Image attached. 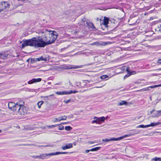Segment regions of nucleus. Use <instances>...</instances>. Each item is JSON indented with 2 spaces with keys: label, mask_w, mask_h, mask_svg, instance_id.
<instances>
[{
  "label": "nucleus",
  "mask_w": 161,
  "mask_h": 161,
  "mask_svg": "<svg viewBox=\"0 0 161 161\" xmlns=\"http://www.w3.org/2000/svg\"><path fill=\"white\" fill-rule=\"evenodd\" d=\"M23 43L22 44V48L26 46H34L35 47H43L47 44H50V41L48 43L43 40L42 38L33 37L32 39L23 40Z\"/></svg>",
  "instance_id": "f257e3e1"
},
{
  "label": "nucleus",
  "mask_w": 161,
  "mask_h": 161,
  "mask_svg": "<svg viewBox=\"0 0 161 161\" xmlns=\"http://www.w3.org/2000/svg\"><path fill=\"white\" fill-rule=\"evenodd\" d=\"M19 107L17 108L19 114L21 115H24L27 113V108L23 105L19 104Z\"/></svg>",
  "instance_id": "f03ea898"
},
{
  "label": "nucleus",
  "mask_w": 161,
  "mask_h": 161,
  "mask_svg": "<svg viewBox=\"0 0 161 161\" xmlns=\"http://www.w3.org/2000/svg\"><path fill=\"white\" fill-rule=\"evenodd\" d=\"M19 104L18 103L16 104L13 102H9L8 103V108L11 110L15 111L19 107Z\"/></svg>",
  "instance_id": "7ed1b4c3"
},
{
  "label": "nucleus",
  "mask_w": 161,
  "mask_h": 161,
  "mask_svg": "<svg viewBox=\"0 0 161 161\" xmlns=\"http://www.w3.org/2000/svg\"><path fill=\"white\" fill-rule=\"evenodd\" d=\"M10 5L7 2L3 1L0 3V11L9 8Z\"/></svg>",
  "instance_id": "20e7f679"
},
{
  "label": "nucleus",
  "mask_w": 161,
  "mask_h": 161,
  "mask_svg": "<svg viewBox=\"0 0 161 161\" xmlns=\"http://www.w3.org/2000/svg\"><path fill=\"white\" fill-rule=\"evenodd\" d=\"M161 124V122H157L156 123H153L151 124L150 125H139L137 127V128H145L148 127L150 126H153L156 125H157L159 124Z\"/></svg>",
  "instance_id": "39448f33"
},
{
  "label": "nucleus",
  "mask_w": 161,
  "mask_h": 161,
  "mask_svg": "<svg viewBox=\"0 0 161 161\" xmlns=\"http://www.w3.org/2000/svg\"><path fill=\"white\" fill-rule=\"evenodd\" d=\"M111 44V42H96L92 44V45H96L97 46H105L106 45H109Z\"/></svg>",
  "instance_id": "423d86ee"
},
{
  "label": "nucleus",
  "mask_w": 161,
  "mask_h": 161,
  "mask_svg": "<svg viewBox=\"0 0 161 161\" xmlns=\"http://www.w3.org/2000/svg\"><path fill=\"white\" fill-rule=\"evenodd\" d=\"M51 38H52V39L51 41V44L53 43L57 38L58 36V33L55 31H52L51 30Z\"/></svg>",
  "instance_id": "0eeeda50"
},
{
  "label": "nucleus",
  "mask_w": 161,
  "mask_h": 161,
  "mask_svg": "<svg viewBox=\"0 0 161 161\" xmlns=\"http://www.w3.org/2000/svg\"><path fill=\"white\" fill-rule=\"evenodd\" d=\"M41 79L40 78L37 79L34 78L28 81V83L29 84H31L34 83L40 82L41 81Z\"/></svg>",
  "instance_id": "6e6552de"
},
{
  "label": "nucleus",
  "mask_w": 161,
  "mask_h": 161,
  "mask_svg": "<svg viewBox=\"0 0 161 161\" xmlns=\"http://www.w3.org/2000/svg\"><path fill=\"white\" fill-rule=\"evenodd\" d=\"M73 147V145L72 143H69L66 144L64 146H62L61 149L63 150L71 148Z\"/></svg>",
  "instance_id": "1a4fd4ad"
},
{
  "label": "nucleus",
  "mask_w": 161,
  "mask_h": 161,
  "mask_svg": "<svg viewBox=\"0 0 161 161\" xmlns=\"http://www.w3.org/2000/svg\"><path fill=\"white\" fill-rule=\"evenodd\" d=\"M108 21L109 19L107 17H105L104 18L103 24L105 26V27H107L108 26Z\"/></svg>",
  "instance_id": "9d476101"
},
{
  "label": "nucleus",
  "mask_w": 161,
  "mask_h": 161,
  "mask_svg": "<svg viewBox=\"0 0 161 161\" xmlns=\"http://www.w3.org/2000/svg\"><path fill=\"white\" fill-rule=\"evenodd\" d=\"M158 112V111H155L154 109H153L152 111L150 112V113L151 114H153L152 116L153 117H159V114Z\"/></svg>",
  "instance_id": "9b49d317"
},
{
  "label": "nucleus",
  "mask_w": 161,
  "mask_h": 161,
  "mask_svg": "<svg viewBox=\"0 0 161 161\" xmlns=\"http://www.w3.org/2000/svg\"><path fill=\"white\" fill-rule=\"evenodd\" d=\"M130 69L129 67H127L126 69V71L127 72L128 74H129V75H134L136 73V72L135 71H132L130 72Z\"/></svg>",
  "instance_id": "f8f14e48"
},
{
  "label": "nucleus",
  "mask_w": 161,
  "mask_h": 161,
  "mask_svg": "<svg viewBox=\"0 0 161 161\" xmlns=\"http://www.w3.org/2000/svg\"><path fill=\"white\" fill-rule=\"evenodd\" d=\"M86 23L87 25L89 27V28H91L92 29H95V26H94L92 22H86Z\"/></svg>",
  "instance_id": "ddd939ff"
},
{
  "label": "nucleus",
  "mask_w": 161,
  "mask_h": 161,
  "mask_svg": "<svg viewBox=\"0 0 161 161\" xmlns=\"http://www.w3.org/2000/svg\"><path fill=\"white\" fill-rule=\"evenodd\" d=\"M68 153V152H56L54 153H51V156L57 155L60 154H65Z\"/></svg>",
  "instance_id": "4468645a"
},
{
  "label": "nucleus",
  "mask_w": 161,
  "mask_h": 161,
  "mask_svg": "<svg viewBox=\"0 0 161 161\" xmlns=\"http://www.w3.org/2000/svg\"><path fill=\"white\" fill-rule=\"evenodd\" d=\"M116 141V139L115 138H111L110 139H108L107 138H105L104 139H103L102 140V141L103 142H108V141Z\"/></svg>",
  "instance_id": "2eb2a0df"
},
{
  "label": "nucleus",
  "mask_w": 161,
  "mask_h": 161,
  "mask_svg": "<svg viewBox=\"0 0 161 161\" xmlns=\"http://www.w3.org/2000/svg\"><path fill=\"white\" fill-rule=\"evenodd\" d=\"M39 155L40 158L43 159H44L46 156L48 155H50V153L42 154Z\"/></svg>",
  "instance_id": "dca6fc26"
},
{
  "label": "nucleus",
  "mask_w": 161,
  "mask_h": 161,
  "mask_svg": "<svg viewBox=\"0 0 161 161\" xmlns=\"http://www.w3.org/2000/svg\"><path fill=\"white\" fill-rule=\"evenodd\" d=\"M94 120H92L91 122L92 124L96 123L97 124H99V120H98V118L97 117H94Z\"/></svg>",
  "instance_id": "f3484780"
},
{
  "label": "nucleus",
  "mask_w": 161,
  "mask_h": 161,
  "mask_svg": "<svg viewBox=\"0 0 161 161\" xmlns=\"http://www.w3.org/2000/svg\"><path fill=\"white\" fill-rule=\"evenodd\" d=\"M56 94L58 95H67V92H56Z\"/></svg>",
  "instance_id": "a211bd4d"
},
{
  "label": "nucleus",
  "mask_w": 161,
  "mask_h": 161,
  "mask_svg": "<svg viewBox=\"0 0 161 161\" xmlns=\"http://www.w3.org/2000/svg\"><path fill=\"white\" fill-rule=\"evenodd\" d=\"M128 104V103L126 101H122L119 103L118 105L119 106H121L123 105H127Z\"/></svg>",
  "instance_id": "6ab92c4d"
},
{
  "label": "nucleus",
  "mask_w": 161,
  "mask_h": 161,
  "mask_svg": "<svg viewBox=\"0 0 161 161\" xmlns=\"http://www.w3.org/2000/svg\"><path fill=\"white\" fill-rule=\"evenodd\" d=\"M128 135H124L123 136L116 138V141H119V140H121L125 137H128Z\"/></svg>",
  "instance_id": "aec40b11"
},
{
  "label": "nucleus",
  "mask_w": 161,
  "mask_h": 161,
  "mask_svg": "<svg viewBox=\"0 0 161 161\" xmlns=\"http://www.w3.org/2000/svg\"><path fill=\"white\" fill-rule=\"evenodd\" d=\"M78 92L77 91L70 90L69 91L67 92V94H70L71 93H75Z\"/></svg>",
  "instance_id": "412c9836"
},
{
  "label": "nucleus",
  "mask_w": 161,
  "mask_h": 161,
  "mask_svg": "<svg viewBox=\"0 0 161 161\" xmlns=\"http://www.w3.org/2000/svg\"><path fill=\"white\" fill-rule=\"evenodd\" d=\"M39 58L40 59V61L44 60L45 61H47L48 60H49L48 58H43L42 56H41V57Z\"/></svg>",
  "instance_id": "4be33fe9"
},
{
  "label": "nucleus",
  "mask_w": 161,
  "mask_h": 161,
  "mask_svg": "<svg viewBox=\"0 0 161 161\" xmlns=\"http://www.w3.org/2000/svg\"><path fill=\"white\" fill-rule=\"evenodd\" d=\"M39 58L40 59V61L44 60L45 61H47L48 60H49L48 58H43L42 56H41V57Z\"/></svg>",
  "instance_id": "5701e85b"
},
{
  "label": "nucleus",
  "mask_w": 161,
  "mask_h": 161,
  "mask_svg": "<svg viewBox=\"0 0 161 161\" xmlns=\"http://www.w3.org/2000/svg\"><path fill=\"white\" fill-rule=\"evenodd\" d=\"M76 83L77 86L79 87H84V86L81 85L82 83L80 82H76Z\"/></svg>",
  "instance_id": "b1692460"
},
{
  "label": "nucleus",
  "mask_w": 161,
  "mask_h": 161,
  "mask_svg": "<svg viewBox=\"0 0 161 161\" xmlns=\"http://www.w3.org/2000/svg\"><path fill=\"white\" fill-rule=\"evenodd\" d=\"M67 118V116L65 115H64L62 116H61L59 117V120H60V121L62 120H65Z\"/></svg>",
  "instance_id": "393cba45"
},
{
  "label": "nucleus",
  "mask_w": 161,
  "mask_h": 161,
  "mask_svg": "<svg viewBox=\"0 0 161 161\" xmlns=\"http://www.w3.org/2000/svg\"><path fill=\"white\" fill-rule=\"evenodd\" d=\"M152 160L155 161H161V158L155 157V158H153Z\"/></svg>",
  "instance_id": "a878e982"
},
{
  "label": "nucleus",
  "mask_w": 161,
  "mask_h": 161,
  "mask_svg": "<svg viewBox=\"0 0 161 161\" xmlns=\"http://www.w3.org/2000/svg\"><path fill=\"white\" fill-rule=\"evenodd\" d=\"M6 58V57L5 55V54L0 53V58L4 59Z\"/></svg>",
  "instance_id": "bb28decb"
},
{
  "label": "nucleus",
  "mask_w": 161,
  "mask_h": 161,
  "mask_svg": "<svg viewBox=\"0 0 161 161\" xmlns=\"http://www.w3.org/2000/svg\"><path fill=\"white\" fill-rule=\"evenodd\" d=\"M150 88H151L150 87V86L147 87V88H144L143 89H141L140 90V91L143 92V91H148L150 90Z\"/></svg>",
  "instance_id": "cd10ccee"
},
{
  "label": "nucleus",
  "mask_w": 161,
  "mask_h": 161,
  "mask_svg": "<svg viewBox=\"0 0 161 161\" xmlns=\"http://www.w3.org/2000/svg\"><path fill=\"white\" fill-rule=\"evenodd\" d=\"M43 103V102L42 101H41L37 103V106L39 108H41V106L42 104Z\"/></svg>",
  "instance_id": "c85d7f7f"
},
{
  "label": "nucleus",
  "mask_w": 161,
  "mask_h": 161,
  "mask_svg": "<svg viewBox=\"0 0 161 161\" xmlns=\"http://www.w3.org/2000/svg\"><path fill=\"white\" fill-rule=\"evenodd\" d=\"M105 120V118L104 117H102L98 118V120H99V123L101 121H103Z\"/></svg>",
  "instance_id": "c756f323"
},
{
  "label": "nucleus",
  "mask_w": 161,
  "mask_h": 161,
  "mask_svg": "<svg viewBox=\"0 0 161 161\" xmlns=\"http://www.w3.org/2000/svg\"><path fill=\"white\" fill-rule=\"evenodd\" d=\"M65 129L66 130L69 131L71 130L72 128L70 126H65Z\"/></svg>",
  "instance_id": "7c9ffc66"
},
{
  "label": "nucleus",
  "mask_w": 161,
  "mask_h": 161,
  "mask_svg": "<svg viewBox=\"0 0 161 161\" xmlns=\"http://www.w3.org/2000/svg\"><path fill=\"white\" fill-rule=\"evenodd\" d=\"M159 86H161V84L158 85H155L154 86H150V87L151 88H153Z\"/></svg>",
  "instance_id": "2f4dec72"
},
{
  "label": "nucleus",
  "mask_w": 161,
  "mask_h": 161,
  "mask_svg": "<svg viewBox=\"0 0 161 161\" xmlns=\"http://www.w3.org/2000/svg\"><path fill=\"white\" fill-rule=\"evenodd\" d=\"M64 127L62 125H60L58 126V129L60 130H62L64 129Z\"/></svg>",
  "instance_id": "473e14b6"
},
{
  "label": "nucleus",
  "mask_w": 161,
  "mask_h": 161,
  "mask_svg": "<svg viewBox=\"0 0 161 161\" xmlns=\"http://www.w3.org/2000/svg\"><path fill=\"white\" fill-rule=\"evenodd\" d=\"M82 67V66H75L74 67H71L70 69H78V68H80Z\"/></svg>",
  "instance_id": "72a5a7b5"
},
{
  "label": "nucleus",
  "mask_w": 161,
  "mask_h": 161,
  "mask_svg": "<svg viewBox=\"0 0 161 161\" xmlns=\"http://www.w3.org/2000/svg\"><path fill=\"white\" fill-rule=\"evenodd\" d=\"M108 77V76L107 75H103L101 76V78L102 79H104Z\"/></svg>",
  "instance_id": "f704fd0d"
},
{
  "label": "nucleus",
  "mask_w": 161,
  "mask_h": 161,
  "mask_svg": "<svg viewBox=\"0 0 161 161\" xmlns=\"http://www.w3.org/2000/svg\"><path fill=\"white\" fill-rule=\"evenodd\" d=\"M101 148L100 147H97L93 148V151H95L99 150Z\"/></svg>",
  "instance_id": "c9c22d12"
},
{
  "label": "nucleus",
  "mask_w": 161,
  "mask_h": 161,
  "mask_svg": "<svg viewBox=\"0 0 161 161\" xmlns=\"http://www.w3.org/2000/svg\"><path fill=\"white\" fill-rule=\"evenodd\" d=\"M71 101V99H69V100H64V102L66 103H69V102H70Z\"/></svg>",
  "instance_id": "e433bc0d"
},
{
  "label": "nucleus",
  "mask_w": 161,
  "mask_h": 161,
  "mask_svg": "<svg viewBox=\"0 0 161 161\" xmlns=\"http://www.w3.org/2000/svg\"><path fill=\"white\" fill-rule=\"evenodd\" d=\"M35 62H36L35 58H33V59L31 58V63H33Z\"/></svg>",
  "instance_id": "4c0bfd02"
},
{
  "label": "nucleus",
  "mask_w": 161,
  "mask_h": 161,
  "mask_svg": "<svg viewBox=\"0 0 161 161\" xmlns=\"http://www.w3.org/2000/svg\"><path fill=\"white\" fill-rule=\"evenodd\" d=\"M33 158H40V155H36L32 157Z\"/></svg>",
  "instance_id": "58836bf2"
},
{
  "label": "nucleus",
  "mask_w": 161,
  "mask_h": 161,
  "mask_svg": "<svg viewBox=\"0 0 161 161\" xmlns=\"http://www.w3.org/2000/svg\"><path fill=\"white\" fill-rule=\"evenodd\" d=\"M37 146L38 147H47L49 146L48 145H45V146H43V145H38Z\"/></svg>",
  "instance_id": "ea45409f"
},
{
  "label": "nucleus",
  "mask_w": 161,
  "mask_h": 161,
  "mask_svg": "<svg viewBox=\"0 0 161 161\" xmlns=\"http://www.w3.org/2000/svg\"><path fill=\"white\" fill-rule=\"evenodd\" d=\"M55 119V120L54 121H60V120H59V117H58V118H56Z\"/></svg>",
  "instance_id": "a19ab883"
},
{
  "label": "nucleus",
  "mask_w": 161,
  "mask_h": 161,
  "mask_svg": "<svg viewBox=\"0 0 161 161\" xmlns=\"http://www.w3.org/2000/svg\"><path fill=\"white\" fill-rule=\"evenodd\" d=\"M55 67H57V66H51V70H53L54 69H56Z\"/></svg>",
  "instance_id": "79ce46f5"
},
{
  "label": "nucleus",
  "mask_w": 161,
  "mask_h": 161,
  "mask_svg": "<svg viewBox=\"0 0 161 161\" xmlns=\"http://www.w3.org/2000/svg\"><path fill=\"white\" fill-rule=\"evenodd\" d=\"M157 63L161 64V59H160L158 60Z\"/></svg>",
  "instance_id": "37998d69"
},
{
  "label": "nucleus",
  "mask_w": 161,
  "mask_h": 161,
  "mask_svg": "<svg viewBox=\"0 0 161 161\" xmlns=\"http://www.w3.org/2000/svg\"><path fill=\"white\" fill-rule=\"evenodd\" d=\"M159 114V116L161 115V110L158 111V112Z\"/></svg>",
  "instance_id": "c03bdc74"
},
{
  "label": "nucleus",
  "mask_w": 161,
  "mask_h": 161,
  "mask_svg": "<svg viewBox=\"0 0 161 161\" xmlns=\"http://www.w3.org/2000/svg\"><path fill=\"white\" fill-rule=\"evenodd\" d=\"M130 75H129V74H128V75H125L124 76V78H127L128 76H130Z\"/></svg>",
  "instance_id": "a18cd8bd"
},
{
  "label": "nucleus",
  "mask_w": 161,
  "mask_h": 161,
  "mask_svg": "<svg viewBox=\"0 0 161 161\" xmlns=\"http://www.w3.org/2000/svg\"><path fill=\"white\" fill-rule=\"evenodd\" d=\"M55 85H62V83L61 82H59L58 83L55 84Z\"/></svg>",
  "instance_id": "49530a36"
},
{
  "label": "nucleus",
  "mask_w": 161,
  "mask_h": 161,
  "mask_svg": "<svg viewBox=\"0 0 161 161\" xmlns=\"http://www.w3.org/2000/svg\"><path fill=\"white\" fill-rule=\"evenodd\" d=\"M58 125H51V128L52 127H56V126H58Z\"/></svg>",
  "instance_id": "de8ad7c7"
},
{
  "label": "nucleus",
  "mask_w": 161,
  "mask_h": 161,
  "mask_svg": "<svg viewBox=\"0 0 161 161\" xmlns=\"http://www.w3.org/2000/svg\"><path fill=\"white\" fill-rule=\"evenodd\" d=\"M35 59H36V62L37 61H40V59H39V58H35Z\"/></svg>",
  "instance_id": "09e8293b"
},
{
  "label": "nucleus",
  "mask_w": 161,
  "mask_h": 161,
  "mask_svg": "<svg viewBox=\"0 0 161 161\" xmlns=\"http://www.w3.org/2000/svg\"><path fill=\"white\" fill-rule=\"evenodd\" d=\"M88 143H90V144H92L94 143V142H93L92 141H90V142H88Z\"/></svg>",
  "instance_id": "8fccbe9b"
},
{
  "label": "nucleus",
  "mask_w": 161,
  "mask_h": 161,
  "mask_svg": "<svg viewBox=\"0 0 161 161\" xmlns=\"http://www.w3.org/2000/svg\"><path fill=\"white\" fill-rule=\"evenodd\" d=\"M69 85H70L71 86H73V85L72 84V83L71 82H70L69 81Z\"/></svg>",
  "instance_id": "3c124183"
},
{
  "label": "nucleus",
  "mask_w": 161,
  "mask_h": 161,
  "mask_svg": "<svg viewBox=\"0 0 161 161\" xmlns=\"http://www.w3.org/2000/svg\"><path fill=\"white\" fill-rule=\"evenodd\" d=\"M90 152L89 150H86L85 151V152L86 153H88Z\"/></svg>",
  "instance_id": "603ef678"
},
{
  "label": "nucleus",
  "mask_w": 161,
  "mask_h": 161,
  "mask_svg": "<svg viewBox=\"0 0 161 161\" xmlns=\"http://www.w3.org/2000/svg\"><path fill=\"white\" fill-rule=\"evenodd\" d=\"M25 146H31V145H34L33 144H25Z\"/></svg>",
  "instance_id": "864d4df0"
},
{
  "label": "nucleus",
  "mask_w": 161,
  "mask_h": 161,
  "mask_svg": "<svg viewBox=\"0 0 161 161\" xmlns=\"http://www.w3.org/2000/svg\"><path fill=\"white\" fill-rule=\"evenodd\" d=\"M86 80H83L82 81V83L85 84L86 83Z\"/></svg>",
  "instance_id": "5fc2aeb1"
},
{
  "label": "nucleus",
  "mask_w": 161,
  "mask_h": 161,
  "mask_svg": "<svg viewBox=\"0 0 161 161\" xmlns=\"http://www.w3.org/2000/svg\"><path fill=\"white\" fill-rule=\"evenodd\" d=\"M89 151H93V148H92V149H91L89 150Z\"/></svg>",
  "instance_id": "6e6d98bb"
},
{
  "label": "nucleus",
  "mask_w": 161,
  "mask_h": 161,
  "mask_svg": "<svg viewBox=\"0 0 161 161\" xmlns=\"http://www.w3.org/2000/svg\"><path fill=\"white\" fill-rule=\"evenodd\" d=\"M30 58H29L27 60H26V61L27 62H28V63L29 62V60H30Z\"/></svg>",
  "instance_id": "4d7b16f0"
},
{
  "label": "nucleus",
  "mask_w": 161,
  "mask_h": 161,
  "mask_svg": "<svg viewBox=\"0 0 161 161\" xmlns=\"http://www.w3.org/2000/svg\"><path fill=\"white\" fill-rule=\"evenodd\" d=\"M159 31L161 32V25H160V29H159Z\"/></svg>",
  "instance_id": "13d9d810"
},
{
  "label": "nucleus",
  "mask_w": 161,
  "mask_h": 161,
  "mask_svg": "<svg viewBox=\"0 0 161 161\" xmlns=\"http://www.w3.org/2000/svg\"><path fill=\"white\" fill-rule=\"evenodd\" d=\"M67 123L64 122V123H63L62 124H66Z\"/></svg>",
  "instance_id": "bf43d9fd"
},
{
  "label": "nucleus",
  "mask_w": 161,
  "mask_h": 161,
  "mask_svg": "<svg viewBox=\"0 0 161 161\" xmlns=\"http://www.w3.org/2000/svg\"><path fill=\"white\" fill-rule=\"evenodd\" d=\"M2 132V130H0V133Z\"/></svg>",
  "instance_id": "052dcab7"
},
{
  "label": "nucleus",
  "mask_w": 161,
  "mask_h": 161,
  "mask_svg": "<svg viewBox=\"0 0 161 161\" xmlns=\"http://www.w3.org/2000/svg\"><path fill=\"white\" fill-rule=\"evenodd\" d=\"M96 87V88H101V86H100V87Z\"/></svg>",
  "instance_id": "680f3d73"
},
{
  "label": "nucleus",
  "mask_w": 161,
  "mask_h": 161,
  "mask_svg": "<svg viewBox=\"0 0 161 161\" xmlns=\"http://www.w3.org/2000/svg\"><path fill=\"white\" fill-rule=\"evenodd\" d=\"M158 69L159 70H161V68H159V69Z\"/></svg>",
  "instance_id": "e2e57ef3"
},
{
  "label": "nucleus",
  "mask_w": 161,
  "mask_h": 161,
  "mask_svg": "<svg viewBox=\"0 0 161 161\" xmlns=\"http://www.w3.org/2000/svg\"><path fill=\"white\" fill-rule=\"evenodd\" d=\"M22 43V42L21 41H20V43Z\"/></svg>",
  "instance_id": "0e129e2a"
},
{
  "label": "nucleus",
  "mask_w": 161,
  "mask_h": 161,
  "mask_svg": "<svg viewBox=\"0 0 161 161\" xmlns=\"http://www.w3.org/2000/svg\"><path fill=\"white\" fill-rule=\"evenodd\" d=\"M146 136H149V135H148V134H147V135H146Z\"/></svg>",
  "instance_id": "69168bd1"
},
{
  "label": "nucleus",
  "mask_w": 161,
  "mask_h": 161,
  "mask_svg": "<svg viewBox=\"0 0 161 161\" xmlns=\"http://www.w3.org/2000/svg\"><path fill=\"white\" fill-rule=\"evenodd\" d=\"M19 56V55H18L17 56H17Z\"/></svg>",
  "instance_id": "338daca9"
}]
</instances>
